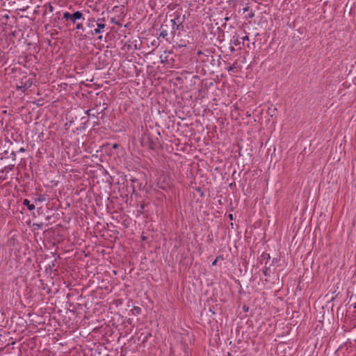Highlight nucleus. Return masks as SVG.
<instances>
[{
	"label": "nucleus",
	"instance_id": "f257e3e1",
	"mask_svg": "<svg viewBox=\"0 0 356 356\" xmlns=\"http://www.w3.org/2000/svg\"><path fill=\"white\" fill-rule=\"evenodd\" d=\"M56 15L57 17L54 19L55 21L57 19H60L62 23L64 24L65 26L69 30H72V28L74 27L77 22H79V21L85 20L84 15L82 11L80 10H73L72 13L65 11L63 13L61 18H60L59 12L56 13Z\"/></svg>",
	"mask_w": 356,
	"mask_h": 356
},
{
	"label": "nucleus",
	"instance_id": "473e14b6",
	"mask_svg": "<svg viewBox=\"0 0 356 356\" xmlns=\"http://www.w3.org/2000/svg\"><path fill=\"white\" fill-rule=\"evenodd\" d=\"M111 22H112V23H115V24H117V22L115 21V19H114V18H112Z\"/></svg>",
	"mask_w": 356,
	"mask_h": 356
},
{
	"label": "nucleus",
	"instance_id": "6ab92c4d",
	"mask_svg": "<svg viewBox=\"0 0 356 356\" xmlns=\"http://www.w3.org/2000/svg\"><path fill=\"white\" fill-rule=\"evenodd\" d=\"M151 336H152V334H151V333H150V332L147 333V334H146V335H145V337H144V339H143V342H145V341H147L148 338H149V337H151Z\"/></svg>",
	"mask_w": 356,
	"mask_h": 356
},
{
	"label": "nucleus",
	"instance_id": "2eb2a0df",
	"mask_svg": "<svg viewBox=\"0 0 356 356\" xmlns=\"http://www.w3.org/2000/svg\"><path fill=\"white\" fill-rule=\"evenodd\" d=\"M261 259L262 260H267V261H269L270 259V254H267L266 252H263L261 256Z\"/></svg>",
	"mask_w": 356,
	"mask_h": 356
},
{
	"label": "nucleus",
	"instance_id": "4be33fe9",
	"mask_svg": "<svg viewBox=\"0 0 356 356\" xmlns=\"http://www.w3.org/2000/svg\"><path fill=\"white\" fill-rule=\"evenodd\" d=\"M243 312H247L249 310V307L248 306H246V305H243Z\"/></svg>",
	"mask_w": 356,
	"mask_h": 356
},
{
	"label": "nucleus",
	"instance_id": "393cba45",
	"mask_svg": "<svg viewBox=\"0 0 356 356\" xmlns=\"http://www.w3.org/2000/svg\"><path fill=\"white\" fill-rule=\"evenodd\" d=\"M254 16V13L253 12H251V13L249 14V17H250V18H252Z\"/></svg>",
	"mask_w": 356,
	"mask_h": 356
},
{
	"label": "nucleus",
	"instance_id": "aec40b11",
	"mask_svg": "<svg viewBox=\"0 0 356 356\" xmlns=\"http://www.w3.org/2000/svg\"><path fill=\"white\" fill-rule=\"evenodd\" d=\"M195 190H196L198 193H200V195H201L202 197H203V196H204V193H203V191L201 190V188H200V187L196 188H195Z\"/></svg>",
	"mask_w": 356,
	"mask_h": 356
},
{
	"label": "nucleus",
	"instance_id": "c9c22d12",
	"mask_svg": "<svg viewBox=\"0 0 356 356\" xmlns=\"http://www.w3.org/2000/svg\"><path fill=\"white\" fill-rule=\"evenodd\" d=\"M246 115L247 116H250V114L249 113V112H247Z\"/></svg>",
	"mask_w": 356,
	"mask_h": 356
},
{
	"label": "nucleus",
	"instance_id": "6e6552de",
	"mask_svg": "<svg viewBox=\"0 0 356 356\" xmlns=\"http://www.w3.org/2000/svg\"><path fill=\"white\" fill-rule=\"evenodd\" d=\"M23 204L24 206H26L27 209L29 210V211H33L35 209V206L34 204H32L31 203L30 200H29L28 199H24L23 200Z\"/></svg>",
	"mask_w": 356,
	"mask_h": 356
},
{
	"label": "nucleus",
	"instance_id": "cd10ccee",
	"mask_svg": "<svg viewBox=\"0 0 356 356\" xmlns=\"http://www.w3.org/2000/svg\"><path fill=\"white\" fill-rule=\"evenodd\" d=\"M36 225H37L38 227L42 228V226H43V223H42V222H41V223H40V224H36Z\"/></svg>",
	"mask_w": 356,
	"mask_h": 356
},
{
	"label": "nucleus",
	"instance_id": "c85d7f7f",
	"mask_svg": "<svg viewBox=\"0 0 356 356\" xmlns=\"http://www.w3.org/2000/svg\"><path fill=\"white\" fill-rule=\"evenodd\" d=\"M11 155H12V156H13V159H15V156H16L15 152H13L11 153Z\"/></svg>",
	"mask_w": 356,
	"mask_h": 356
},
{
	"label": "nucleus",
	"instance_id": "72a5a7b5",
	"mask_svg": "<svg viewBox=\"0 0 356 356\" xmlns=\"http://www.w3.org/2000/svg\"><path fill=\"white\" fill-rule=\"evenodd\" d=\"M118 145L117 144H115V145H113V148H117V147H118Z\"/></svg>",
	"mask_w": 356,
	"mask_h": 356
},
{
	"label": "nucleus",
	"instance_id": "7ed1b4c3",
	"mask_svg": "<svg viewBox=\"0 0 356 356\" xmlns=\"http://www.w3.org/2000/svg\"><path fill=\"white\" fill-rule=\"evenodd\" d=\"M184 15L181 16V13L176 12L174 13V18L168 20L170 24L172 25V27L175 34L178 36L181 34V32L184 30Z\"/></svg>",
	"mask_w": 356,
	"mask_h": 356
},
{
	"label": "nucleus",
	"instance_id": "5701e85b",
	"mask_svg": "<svg viewBox=\"0 0 356 356\" xmlns=\"http://www.w3.org/2000/svg\"><path fill=\"white\" fill-rule=\"evenodd\" d=\"M241 40H243V41L249 40V38L248 35H245V36L241 37Z\"/></svg>",
	"mask_w": 356,
	"mask_h": 356
},
{
	"label": "nucleus",
	"instance_id": "4c0bfd02",
	"mask_svg": "<svg viewBox=\"0 0 356 356\" xmlns=\"http://www.w3.org/2000/svg\"><path fill=\"white\" fill-rule=\"evenodd\" d=\"M354 308H356V302L354 305Z\"/></svg>",
	"mask_w": 356,
	"mask_h": 356
},
{
	"label": "nucleus",
	"instance_id": "7c9ffc66",
	"mask_svg": "<svg viewBox=\"0 0 356 356\" xmlns=\"http://www.w3.org/2000/svg\"><path fill=\"white\" fill-rule=\"evenodd\" d=\"M249 9V7H245L243 8V12L245 13L246 11H248Z\"/></svg>",
	"mask_w": 356,
	"mask_h": 356
},
{
	"label": "nucleus",
	"instance_id": "1a4fd4ad",
	"mask_svg": "<svg viewBox=\"0 0 356 356\" xmlns=\"http://www.w3.org/2000/svg\"><path fill=\"white\" fill-rule=\"evenodd\" d=\"M85 20L79 21V22H77L74 27L72 28V30L76 29L79 31H84L85 29L83 27V22Z\"/></svg>",
	"mask_w": 356,
	"mask_h": 356
},
{
	"label": "nucleus",
	"instance_id": "b1692460",
	"mask_svg": "<svg viewBox=\"0 0 356 356\" xmlns=\"http://www.w3.org/2000/svg\"><path fill=\"white\" fill-rule=\"evenodd\" d=\"M49 12H53L54 11V7L49 4Z\"/></svg>",
	"mask_w": 356,
	"mask_h": 356
},
{
	"label": "nucleus",
	"instance_id": "2f4dec72",
	"mask_svg": "<svg viewBox=\"0 0 356 356\" xmlns=\"http://www.w3.org/2000/svg\"><path fill=\"white\" fill-rule=\"evenodd\" d=\"M228 217H229V218L230 220H233V215L232 214H229Z\"/></svg>",
	"mask_w": 356,
	"mask_h": 356
},
{
	"label": "nucleus",
	"instance_id": "412c9836",
	"mask_svg": "<svg viewBox=\"0 0 356 356\" xmlns=\"http://www.w3.org/2000/svg\"><path fill=\"white\" fill-rule=\"evenodd\" d=\"M37 213H38V215H40V213H42V207H38V208L37 209Z\"/></svg>",
	"mask_w": 356,
	"mask_h": 356
},
{
	"label": "nucleus",
	"instance_id": "e433bc0d",
	"mask_svg": "<svg viewBox=\"0 0 356 356\" xmlns=\"http://www.w3.org/2000/svg\"><path fill=\"white\" fill-rule=\"evenodd\" d=\"M49 218H50V217H49V216H47V220H49Z\"/></svg>",
	"mask_w": 356,
	"mask_h": 356
},
{
	"label": "nucleus",
	"instance_id": "9b49d317",
	"mask_svg": "<svg viewBox=\"0 0 356 356\" xmlns=\"http://www.w3.org/2000/svg\"><path fill=\"white\" fill-rule=\"evenodd\" d=\"M131 313L134 316H138L141 314L142 309L140 307L138 306H134V308L131 309Z\"/></svg>",
	"mask_w": 356,
	"mask_h": 356
},
{
	"label": "nucleus",
	"instance_id": "20e7f679",
	"mask_svg": "<svg viewBox=\"0 0 356 356\" xmlns=\"http://www.w3.org/2000/svg\"><path fill=\"white\" fill-rule=\"evenodd\" d=\"M172 26L168 19H165L161 25L159 36L166 39L168 41L173 39L176 34Z\"/></svg>",
	"mask_w": 356,
	"mask_h": 356
},
{
	"label": "nucleus",
	"instance_id": "f704fd0d",
	"mask_svg": "<svg viewBox=\"0 0 356 356\" xmlns=\"http://www.w3.org/2000/svg\"><path fill=\"white\" fill-rule=\"evenodd\" d=\"M102 35L98 36V39L102 40Z\"/></svg>",
	"mask_w": 356,
	"mask_h": 356
},
{
	"label": "nucleus",
	"instance_id": "a211bd4d",
	"mask_svg": "<svg viewBox=\"0 0 356 356\" xmlns=\"http://www.w3.org/2000/svg\"><path fill=\"white\" fill-rule=\"evenodd\" d=\"M220 259H223V256L222 255H219L218 256L216 259L212 262V266H216L217 264V262L218 260Z\"/></svg>",
	"mask_w": 356,
	"mask_h": 356
},
{
	"label": "nucleus",
	"instance_id": "f8f14e48",
	"mask_svg": "<svg viewBox=\"0 0 356 356\" xmlns=\"http://www.w3.org/2000/svg\"><path fill=\"white\" fill-rule=\"evenodd\" d=\"M46 200V198L44 195H39L36 198L34 199V202L38 204V202H42Z\"/></svg>",
	"mask_w": 356,
	"mask_h": 356
},
{
	"label": "nucleus",
	"instance_id": "4468645a",
	"mask_svg": "<svg viewBox=\"0 0 356 356\" xmlns=\"http://www.w3.org/2000/svg\"><path fill=\"white\" fill-rule=\"evenodd\" d=\"M277 113V108H268V114L270 115V117L275 116Z\"/></svg>",
	"mask_w": 356,
	"mask_h": 356
},
{
	"label": "nucleus",
	"instance_id": "39448f33",
	"mask_svg": "<svg viewBox=\"0 0 356 356\" xmlns=\"http://www.w3.org/2000/svg\"><path fill=\"white\" fill-rule=\"evenodd\" d=\"M141 145L147 147L152 150H154L159 145V139H154L149 132H145L140 139Z\"/></svg>",
	"mask_w": 356,
	"mask_h": 356
},
{
	"label": "nucleus",
	"instance_id": "f3484780",
	"mask_svg": "<svg viewBox=\"0 0 356 356\" xmlns=\"http://www.w3.org/2000/svg\"><path fill=\"white\" fill-rule=\"evenodd\" d=\"M14 168V165H9L4 168L3 172H8L10 170H12Z\"/></svg>",
	"mask_w": 356,
	"mask_h": 356
},
{
	"label": "nucleus",
	"instance_id": "f03ea898",
	"mask_svg": "<svg viewBox=\"0 0 356 356\" xmlns=\"http://www.w3.org/2000/svg\"><path fill=\"white\" fill-rule=\"evenodd\" d=\"M104 21V18H99L97 20H95L94 18H89L86 24L87 27L90 29L88 34L94 35L103 32L106 27Z\"/></svg>",
	"mask_w": 356,
	"mask_h": 356
},
{
	"label": "nucleus",
	"instance_id": "bb28decb",
	"mask_svg": "<svg viewBox=\"0 0 356 356\" xmlns=\"http://www.w3.org/2000/svg\"><path fill=\"white\" fill-rule=\"evenodd\" d=\"M90 111H91L90 109H88V110L86 111V113L88 116H90Z\"/></svg>",
	"mask_w": 356,
	"mask_h": 356
},
{
	"label": "nucleus",
	"instance_id": "0eeeda50",
	"mask_svg": "<svg viewBox=\"0 0 356 356\" xmlns=\"http://www.w3.org/2000/svg\"><path fill=\"white\" fill-rule=\"evenodd\" d=\"M197 59L201 62H210L212 65H213V62L215 61L213 56L210 53L209 54H205L202 51H198L197 53Z\"/></svg>",
	"mask_w": 356,
	"mask_h": 356
},
{
	"label": "nucleus",
	"instance_id": "423d86ee",
	"mask_svg": "<svg viewBox=\"0 0 356 356\" xmlns=\"http://www.w3.org/2000/svg\"><path fill=\"white\" fill-rule=\"evenodd\" d=\"M33 85V80L31 79H28L26 76H24L22 81L17 84L16 88L17 90H22V92H25L27 89H29Z\"/></svg>",
	"mask_w": 356,
	"mask_h": 356
},
{
	"label": "nucleus",
	"instance_id": "ddd939ff",
	"mask_svg": "<svg viewBox=\"0 0 356 356\" xmlns=\"http://www.w3.org/2000/svg\"><path fill=\"white\" fill-rule=\"evenodd\" d=\"M270 266H267V262H266V265L264 266V268L263 270V274L266 276V277H270Z\"/></svg>",
	"mask_w": 356,
	"mask_h": 356
},
{
	"label": "nucleus",
	"instance_id": "9d476101",
	"mask_svg": "<svg viewBox=\"0 0 356 356\" xmlns=\"http://www.w3.org/2000/svg\"><path fill=\"white\" fill-rule=\"evenodd\" d=\"M231 44L234 46H238L241 44V38L238 35H234L231 40Z\"/></svg>",
	"mask_w": 356,
	"mask_h": 356
},
{
	"label": "nucleus",
	"instance_id": "c756f323",
	"mask_svg": "<svg viewBox=\"0 0 356 356\" xmlns=\"http://www.w3.org/2000/svg\"><path fill=\"white\" fill-rule=\"evenodd\" d=\"M234 50H235V49H234V47L232 45V46L230 47V51H231V52H234Z\"/></svg>",
	"mask_w": 356,
	"mask_h": 356
},
{
	"label": "nucleus",
	"instance_id": "dca6fc26",
	"mask_svg": "<svg viewBox=\"0 0 356 356\" xmlns=\"http://www.w3.org/2000/svg\"><path fill=\"white\" fill-rule=\"evenodd\" d=\"M236 66H237V63L235 62L227 68V71L233 72L236 68Z\"/></svg>",
	"mask_w": 356,
	"mask_h": 356
},
{
	"label": "nucleus",
	"instance_id": "a878e982",
	"mask_svg": "<svg viewBox=\"0 0 356 356\" xmlns=\"http://www.w3.org/2000/svg\"><path fill=\"white\" fill-rule=\"evenodd\" d=\"M26 151V149L24 148V147H22L19 149V152H24Z\"/></svg>",
	"mask_w": 356,
	"mask_h": 356
}]
</instances>
